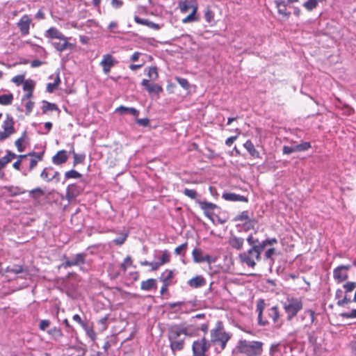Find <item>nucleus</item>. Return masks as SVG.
<instances>
[{
	"mask_svg": "<svg viewBox=\"0 0 356 356\" xmlns=\"http://www.w3.org/2000/svg\"><path fill=\"white\" fill-rule=\"evenodd\" d=\"M51 44L59 52H62L66 49H72L74 47V45L69 42L67 37L64 38V40H59L58 42H52Z\"/></svg>",
	"mask_w": 356,
	"mask_h": 356,
	"instance_id": "4468645a",
	"label": "nucleus"
},
{
	"mask_svg": "<svg viewBox=\"0 0 356 356\" xmlns=\"http://www.w3.org/2000/svg\"><path fill=\"white\" fill-rule=\"evenodd\" d=\"M192 256H193V261L195 263H202V262H203V256L204 255L202 254V250L198 249V248H195L193 250Z\"/></svg>",
	"mask_w": 356,
	"mask_h": 356,
	"instance_id": "473e14b6",
	"label": "nucleus"
},
{
	"mask_svg": "<svg viewBox=\"0 0 356 356\" xmlns=\"http://www.w3.org/2000/svg\"><path fill=\"white\" fill-rule=\"evenodd\" d=\"M34 88V83L31 80H26L24 82L23 89L25 91H33Z\"/></svg>",
	"mask_w": 356,
	"mask_h": 356,
	"instance_id": "603ef678",
	"label": "nucleus"
},
{
	"mask_svg": "<svg viewBox=\"0 0 356 356\" xmlns=\"http://www.w3.org/2000/svg\"><path fill=\"white\" fill-rule=\"evenodd\" d=\"M115 64V61L110 54L104 55L103 59L100 63V65L102 67L103 72L105 74H108L109 73L111 68L114 66Z\"/></svg>",
	"mask_w": 356,
	"mask_h": 356,
	"instance_id": "ddd939ff",
	"label": "nucleus"
},
{
	"mask_svg": "<svg viewBox=\"0 0 356 356\" xmlns=\"http://www.w3.org/2000/svg\"><path fill=\"white\" fill-rule=\"evenodd\" d=\"M268 320H271L275 328H280L283 324V320L281 317L278 307L273 306L266 311ZM267 319V318H266Z\"/></svg>",
	"mask_w": 356,
	"mask_h": 356,
	"instance_id": "0eeeda50",
	"label": "nucleus"
},
{
	"mask_svg": "<svg viewBox=\"0 0 356 356\" xmlns=\"http://www.w3.org/2000/svg\"><path fill=\"white\" fill-rule=\"evenodd\" d=\"M335 298L339 299L337 301V305L339 306H343L345 304L350 302L352 300L350 298H348L347 295H343V291L340 289H337L335 293Z\"/></svg>",
	"mask_w": 356,
	"mask_h": 356,
	"instance_id": "393cba45",
	"label": "nucleus"
},
{
	"mask_svg": "<svg viewBox=\"0 0 356 356\" xmlns=\"http://www.w3.org/2000/svg\"><path fill=\"white\" fill-rule=\"evenodd\" d=\"M34 106V103L31 102V100H27L26 103L25 104L26 107V113L29 115L33 110Z\"/></svg>",
	"mask_w": 356,
	"mask_h": 356,
	"instance_id": "0e129e2a",
	"label": "nucleus"
},
{
	"mask_svg": "<svg viewBox=\"0 0 356 356\" xmlns=\"http://www.w3.org/2000/svg\"><path fill=\"white\" fill-rule=\"evenodd\" d=\"M48 333L51 334L55 339H58L63 337V332L60 329L54 327L49 330H48Z\"/></svg>",
	"mask_w": 356,
	"mask_h": 356,
	"instance_id": "58836bf2",
	"label": "nucleus"
},
{
	"mask_svg": "<svg viewBox=\"0 0 356 356\" xmlns=\"http://www.w3.org/2000/svg\"><path fill=\"white\" fill-rule=\"evenodd\" d=\"M132 265V259L130 256H127L124 261L121 264L120 267L123 270L124 272H125L128 267L131 266Z\"/></svg>",
	"mask_w": 356,
	"mask_h": 356,
	"instance_id": "8fccbe9b",
	"label": "nucleus"
},
{
	"mask_svg": "<svg viewBox=\"0 0 356 356\" xmlns=\"http://www.w3.org/2000/svg\"><path fill=\"white\" fill-rule=\"evenodd\" d=\"M183 193L186 196L190 197L192 200H197V198L200 196L196 191L193 189L185 188Z\"/></svg>",
	"mask_w": 356,
	"mask_h": 356,
	"instance_id": "79ce46f5",
	"label": "nucleus"
},
{
	"mask_svg": "<svg viewBox=\"0 0 356 356\" xmlns=\"http://www.w3.org/2000/svg\"><path fill=\"white\" fill-rule=\"evenodd\" d=\"M154 288H156V281L155 279L150 278L141 282L140 289L143 291H149Z\"/></svg>",
	"mask_w": 356,
	"mask_h": 356,
	"instance_id": "a878e982",
	"label": "nucleus"
},
{
	"mask_svg": "<svg viewBox=\"0 0 356 356\" xmlns=\"http://www.w3.org/2000/svg\"><path fill=\"white\" fill-rule=\"evenodd\" d=\"M282 151L284 154H290L295 152H296V150H295V145L292 146H284Z\"/></svg>",
	"mask_w": 356,
	"mask_h": 356,
	"instance_id": "bf43d9fd",
	"label": "nucleus"
},
{
	"mask_svg": "<svg viewBox=\"0 0 356 356\" xmlns=\"http://www.w3.org/2000/svg\"><path fill=\"white\" fill-rule=\"evenodd\" d=\"M60 83V79L59 76V74H57L55 76L54 83H49L47 85V91L48 92H53L59 86Z\"/></svg>",
	"mask_w": 356,
	"mask_h": 356,
	"instance_id": "7c9ffc66",
	"label": "nucleus"
},
{
	"mask_svg": "<svg viewBox=\"0 0 356 356\" xmlns=\"http://www.w3.org/2000/svg\"><path fill=\"white\" fill-rule=\"evenodd\" d=\"M173 275L172 271L170 270H165L162 274L160 277L161 282L163 283H169L170 280L172 279Z\"/></svg>",
	"mask_w": 356,
	"mask_h": 356,
	"instance_id": "c9c22d12",
	"label": "nucleus"
},
{
	"mask_svg": "<svg viewBox=\"0 0 356 356\" xmlns=\"http://www.w3.org/2000/svg\"><path fill=\"white\" fill-rule=\"evenodd\" d=\"M283 307L286 314V318L290 321L302 309V302L300 298H287Z\"/></svg>",
	"mask_w": 356,
	"mask_h": 356,
	"instance_id": "39448f33",
	"label": "nucleus"
},
{
	"mask_svg": "<svg viewBox=\"0 0 356 356\" xmlns=\"http://www.w3.org/2000/svg\"><path fill=\"white\" fill-rule=\"evenodd\" d=\"M81 176H82L81 174H80L79 172H77L74 170H71L67 171L65 173V177L66 179H79V178H81Z\"/></svg>",
	"mask_w": 356,
	"mask_h": 356,
	"instance_id": "4c0bfd02",
	"label": "nucleus"
},
{
	"mask_svg": "<svg viewBox=\"0 0 356 356\" xmlns=\"http://www.w3.org/2000/svg\"><path fill=\"white\" fill-rule=\"evenodd\" d=\"M12 81L13 83H16L18 86L22 84V83H24V75L15 76H14L12 79Z\"/></svg>",
	"mask_w": 356,
	"mask_h": 356,
	"instance_id": "4d7b16f0",
	"label": "nucleus"
},
{
	"mask_svg": "<svg viewBox=\"0 0 356 356\" xmlns=\"http://www.w3.org/2000/svg\"><path fill=\"white\" fill-rule=\"evenodd\" d=\"M298 0H275V3L277 8L278 13L280 15L289 17L291 15L290 12L286 11V6L288 4L297 2Z\"/></svg>",
	"mask_w": 356,
	"mask_h": 356,
	"instance_id": "9d476101",
	"label": "nucleus"
},
{
	"mask_svg": "<svg viewBox=\"0 0 356 356\" xmlns=\"http://www.w3.org/2000/svg\"><path fill=\"white\" fill-rule=\"evenodd\" d=\"M243 146L252 157L258 158L259 156V152L255 149L254 145L250 140H247Z\"/></svg>",
	"mask_w": 356,
	"mask_h": 356,
	"instance_id": "bb28decb",
	"label": "nucleus"
},
{
	"mask_svg": "<svg viewBox=\"0 0 356 356\" xmlns=\"http://www.w3.org/2000/svg\"><path fill=\"white\" fill-rule=\"evenodd\" d=\"M211 347V342L204 337L195 341L193 343L192 349L193 356H207L206 352Z\"/></svg>",
	"mask_w": 356,
	"mask_h": 356,
	"instance_id": "423d86ee",
	"label": "nucleus"
},
{
	"mask_svg": "<svg viewBox=\"0 0 356 356\" xmlns=\"http://www.w3.org/2000/svg\"><path fill=\"white\" fill-rule=\"evenodd\" d=\"M211 345L218 344L220 347V350H223L227 345V343L231 338V334L224 331L223 325L221 321H218L216 327L210 331Z\"/></svg>",
	"mask_w": 356,
	"mask_h": 356,
	"instance_id": "20e7f679",
	"label": "nucleus"
},
{
	"mask_svg": "<svg viewBox=\"0 0 356 356\" xmlns=\"http://www.w3.org/2000/svg\"><path fill=\"white\" fill-rule=\"evenodd\" d=\"M311 147L310 143L308 142H302L298 145H295V150L296 152H303Z\"/></svg>",
	"mask_w": 356,
	"mask_h": 356,
	"instance_id": "c03bdc74",
	"label": "nucleus"
},
{
	"mask_svg": "<svg viewBox=\"0 0 356 356\" xmlns=\"http://www.w3.org/2000/svg\"><path fill=\"white\" fill-rule=\"evenodd\" d=\"M244 239L236 235L231 234L228 239V244L236 250H241L243 248Z\"/></svg>",
	"mask_w": 356,
	"mask_h": 356,
	"instance_id": "dca6fc26",
	"label": "nucleus"
},
{
	"mask_svg": "<svg viewBox=\"0 0 356 356\" xmlns=\"http://www.w3.org/2000/svg\"><path fill=\"white\" fill-rule=\"evenodd\" d=\"M26 137V131H24L22 136L19 138L15 143V145L17 147L18 152H22L24 150V147L22 145V143L24 141Z\"/></svg>",
	"mask_w": 356,
	"mask_h": 356,
	"instance_id": "f704fd0d",
	"label": "nucleus"
},
{
	"mask_svg": "<svg viewBox=\"0 0 356 356\" xmlns=\"http://www.w3.org/2000/svg\"><path fill=\"white\" fill-rule=\"evenodd\" d=\"M10 162V158L6 155L0 159V166L1 168H4L7 163Z\"/></svg>",
	"mask_w": 356,
	"mask_h": 356,
	"instance_id": "774afa93",
	"label": "nucleus"
},
{
	"mask_svg": "<svg viewBox=\"0 0 356 356\" xmlns=\"http://www.w3.org/2000/svg\"><path fill=\"white\" fill-rule=\"evenodd\" d=\"M256 223H257V221H256L255 219H253V218L248 219V221H245L243 223V229H244V230L247 232V231H249L250 229H254Z\"/></svg>",
	"mask_w": 356,
	"mask_h": 356,
	"instance_id": "37998d69",
	"label": "nucleus"
},
{
	"mask_svg": "<svg viewBox=\"0 0 356 356\" xmlns=\"http://www.w3.org/2000/svg\"><path fill=\"white\" fill-rule=\"evenodd\" d=\"M83 327L85 329L87 335L92 339V341H95L96 339V333L93 329L88 327L86 325L85 327Z\"/></svg>",
	"mask_w": 356,
	"mask_h": 356,
	"instance_id": "6e6d98bb",
	"label": "nucleus"
},
{
	"mask_svg": "<svg viewBox=\"0 0 356 356\" xmlns=\"http://www.w3.org/2000/svg\"><path fill=\"white\" fill-rule=\"evenodd\" d=\"M30 197L35 201H39L40 198L44 195V191L40 188H35L29 192Z\"/></svg>",
	"mask_w": 356,
	"mask_h": 356,
	"instance_id": "c756f323",
	"label": "nucleus"
},
{
	"mask_svg": "<svg viewBox=\"0 0 356 356\" xmlns=\"http://www.w3.org/2000/svg\"><path fill=\"white\" fill-rule=\"evenodd\" d=\"M29 155L35 157L30 161L29 168L32 170L37 165L38 161L42 159L43 153L31 152Z\"/></svg>",
	"mask_w": 356,
	"mask_h": 356,
	"instance_id": "cd10ccee",
	"label": "nucleus"
},
{
	"mask_svg": "<svg viewBox=\"0 0 356 356\" xmlns=\"http://www.w3.org/2000/svg\"><path fill=\"white\" fill-rule=\"evenodd\" d=\"M248 219H250L249 218V212L248 211H244L241 212L240 214L237 215L234 218V221H243L246 220L248 221Z\"/></svg>",
	"mask_w": 356,
	"mask_h": 356,
	"instance_id": "de8ad7c7",
	"label": "nucleus"
},
{
	"mask_svg": "<svg viewBox=\"0 0 356 356\" xmlns=\"http://www.w3.org/2000/svg\"><path fill=\"white\" fill-rule=\"evenodd\" d=\"M187 284L193 289L200 288L204 286L207 284V281L204 277L202 275H197L191 279H190Z\"/></svg>",
	"mask_w": 356,
	"mask_h": 356,
	"instance_id": "f3484780",
	"label": "nucleus"
},
{
	"mask_svg": "<svg viewBox=\"0 0 356 356\" xmlns=\"http://www.w3.org/2000/svg\"><path fill=\"white\" fill-rule=\"evenodd\" d=\"M43 106L42 107V112L46 113L49 111H55L58 110V107L55 104L48 102L47 101H43Z\"/></svg>",
	"mask_w": 356,
	"mask_h": 356,
	"instance_id": "72a5a7b5",
	"label": "nucleus"
},
{
	"mask_svg": "<svg viewBox=\"0 0 356 356\" xmlns=\"http://www.w3.org/2000/svg\"><path fill=\"white\" fill-rule=\"evenodd\" d=\"M339 316L343 318H356V309H352L350 312L341 313Z\"/></svg>",
	"mask_w": 356,
	"mask_h": 356,
	"instance_id": "3c124183",
	"label": "nucleus"
},
{
	"mask_svg": "<svg viewBox=\"0 0 356 356\" xmlns=\"http://www.w3.org/2000/svg\"><path fill=\"white\" fill-rule=\"evenodd\" d=\"M141 85L145 87L146 90L148 92L149 94H159L161 92L163 91V88L161 86L149 83V81L147 79H143L141 82Z\"/></svg>",
	"mask_w": 356,
	"mask_h": 356,
	"instance_id": "2eb2a0df",
	"label": "nucleus"
},
{
	"mask_svg": "<svg viewBox=\"0 0 356 356\" xmlns=\"http://www.w3.org/2000/svg\"><path fill=\"white\" fill-rule=\"evenodd\" d=\"M188 329L184 325H173L168 327V338L170 341V348L173 353L184 349Z\"/></svg>",
	"mask_w": 356,
	"mask_h": 356,
	"instance_id": "f03ea898",
	"label": "nucleus"
},
{
	"mask_svg": "<svg viewBox=\"0 0 356 356\" xmlns=\"http://www.w3.org/2000/svg\"><path fill=\"white\" fill-rule=\"evenodd\" d=\"M204 18L207 22H211L213 18V12L211 10L207 9L204 13Z\"/></svg>",
	"mask_w": 356,
	"mask_h": 356,
	"instance_id": "e2e57ef3",
	"label": "nucleus"
},
{
	"mask_svg": "<svg viewBox=\"0 0 356 356\" xmlns=\"http://www.w3.org/2000/svg\"><path fill=\"white\" fill-rule=\"evenodd\" d=\"M74 157V165L81 163L85 159V154H78L74 150L72 151Z\"/></svg>",
	"mask_w": 356,
	"mask_h": 356,
	"instance_id": "49530a36",
	"label": "nucleus"
},
{
	"mask_svg": "<svg viewBox=\"0 0 356 356\" xmlns=\"http://www.w3.org/2000/svg\"><path fill=\"white\" fill-rule=\"evenodd\" d=\"M6 272L13 273L14 274H18L24 272V268L23 266L19 265L8 266L6 268Z\"/></svg>",
	"mask_w": 356,
	"mask_h": 356,
	"instance_id": "a19ab883",
	"label": "nucleus"
},
{
	"mask_svg": "<svg viewBox=\"0 0 356 356\" xmlns=\"http://www.w3.org/2000/svg\"><path fill=\"white\" fill-rule=\"evenodd\" d=\"M170 261V254L167 251H164L162 256L160 258V261L159 262L161 266L168 263Z\"/></svg>",
	"mask_w": 356,
	"mask_h": 356,
	"instance_id": "5fc2aeb1",
	"label": "nucleus"
},
{
	"mask_svg": "<svg viewBox=\"0 0 356 356\" xmlns=\"http://www.w3.org/2000/svg\"><path fill=\"white\" fill-rule=\"evenodd\" d=\"M40 177L48 182L53 179H55L57 182L60 181V173L58 171L54 170L52 168H44L42 171Z\"/></svg>",
	"mask_w": 356,
	"mask_h": 356,
	"instance_id": "1a4fd4ad",
	"label": "nucleus"
},
{
	"mask_svg": "<svg viewBox=\"0 0 356 356\" xmlns=\"http://www.w3.org/2000/svg\"><path fill=\"white\" fill-rule=\"evenodd\" d=\"M343 287L345 290V294L347 295L348 293L353 291L356 288V282H348L343 285Z\"/></svg>",
	"mask_w": 356,
	"mask_h": 356,
	"instance_id": "a18cd8bd",
	"label": "nucleus"
},
{
	"mask_svg": "<svg viewBox=\"0 0 356 356\" xmlns=\"http://www.w3.org/2000/svg\"><path fill=\"white\" fill-rule=\"evenodd\" d=\"M13 100V94L0 95V104L7 106L10 105Z\"/></svg>",
	"mask_w": 356,
	"mask_h": 356,
	"instance_id": "2f4dec72",
	"label": "nucleus"
},
{
	"mask_svg": "<svg viewBox=\"0 0 356 356\" xmlns=\"http://www.w3.org/2000/svg\"><path fill=\"white\" fill-rule=\"evenodd\" d=\"M222 197L227 201L231 202H247L248 201L246 197L233 193H224L222 195Z\"/></svg>",
	"mask_w": 356,
	"mask_h": 356,
	"instance_id": "6ab92c4d",
	"label": "nucleus"
},
{
	"mask_svg": "<svg viewBox=\"0 0 356 356\" xmlns=\"http://www.w3.org/2000/svg\"><path fill=\"white\" fill-rule=\"evenodd\" d=\"M50 325V321L49 320H42L40 322L39 327L42 330H45Z\"/></svg>",
	"mask_w": 356,
	"mask_h": 356,
	"instance_id": "338daca9",
	"label": "nucleus"
},
{
	"mask_svg": "<svg viewBox=\"0 0 356 356\" xmlns=\"http://www.w3.org/2000/svg\"><path fill=\"white\" fill-rule=\"evenodd\" d=\"M190 8H191V6H189L186 1H181L179 3V8L181 13H186Z\"/></svg>",
	"mask_w": 356,
	"mask_h": 356,
	"instance_id": "13d9d810",
	"label": "nucleus"
},
{
	"mask_svg": "<svg viewBox=\"0 0 356 356\" xmlns=\"http://www.w3.org/2000/svg\"><path fill=\"white\" fill-rule=\"evenodd\" d=\"M250 248L238 254V259L242 264H245L248 267L254 268L256 261L261 260V254L264 249L268 246L266 239L259 241L252 234L246 238Z\"/></svg>",
	"mask_w": 356,
	"mask_h": 356,
	"instance_id": "f257e3e1",
	"label": "nucleus"
},
{
	"mask_svg": "<svg viewBox=\"0 0 356 356\" xmlns=\"http://www.w3.org/2000/svg\"><path fill=\"white\" fill-rule=\"evenodd\" d=\"M68 159V156L65 150H60L52 157V162L55 165H60L65 163Z\"/></svg>",
	"mask_w": 356,
	"mask_h": 356,
	"instance_id": "412c9836",
	"label": "nucleus"
},
{
	"mask_svg": "<svg viewBox=\"0 0 356 356\" xmlns=\"http://www.w3.org/2000/svg\"><path fill=\"white\" fill-rule=\"evenodd\" d=\"M127 236V235H122L120 237H118L113 240V243L118 245H121L124 243Z\"/></svg>",
	"mask_w": 356,
	"mask_h": 356,
	"instance_id": "680f3d73",
	"label": "nucleus"
},
{
	"mask_svg": "<svg viewBox=\"0 0 356 356\" xmlns=\"http://www.w3.org/2000/svg\"><path fill=\"white\" fill-rule=\"evenodd\" d=\"M304 318H308L309 323L312 324L315 321V312L312 309L306 310L304 312Z\"/></svg>",
	"mask_w": 356,
	"mask_h": 356,
	"instance_id": "09e8293b",
	"label": "nucleus"
},
{
	"mask_svg": "<svg viewBox=\"0 0 356 356\" xmlns=\"http://www.w3.org/2000/svg\"><path fill=\"white\" fill-rule=\"evenodd\" d=\"M176 80L178 82V83L184 89H188L189 88V83L188 81H187V79H184V78H181V77H177L176 78Z\"/></svg>",
	"mask_w": 356,
	"mask_h": 356,
	"instance_id": "864d4df0",
	"label": "nucleus"
},
{
	"mask_svg": "<svg viewBox=\"0 0 356 356\" xmlns=\"http://www.w3.org/2000/svg\"><path fill=\"white\" fill-rule=\"evenodd\" d=\"M196 202L200 205V209L204 211L205 216L209 218H211L209 211H212L217 208V205L212 202L200 200H196Z\"/></svg>",
	"mask_w": 356,
	"mask_h": 356,
	"instance_id": "aec40b11",
	"label": "nucleus"
},
{
	"mask_svg": "<svg viewBox=\"0 0 356 356\" xmlns=\"http://www.w3.org/2000/svg\"><path fill=\"white\" fill-rule=\"evenodd\" d=\"M261 341L240 340L236 346L238 352L245 356H260L263 352Z\"/></svg>",
	"mask_w": 356,
	"mask_h": 356,
	"instance_id": "7ed1b4c3",
	"label": "nucleus"
},
{
	"mask_svg": "<svg viewBox=\"0 0 356 356\" xmlns=\"http://www.w3.org/2000/svg\"><path fill=\"white\" fill-rule=\"evenodd\" d=\"M350 266H341L335 268V278L338 279L340 282L344 281L348 278V270Z\"/></svg>",
	"mask_w": 356,
	"mask_h": 356,
	"instance_id": "a211bd4d",
	"label": "nucleus"
},
{
	"mask_svg": "<svg viewBox=\"0 0 356 356\" xmlns=\"http://www.w3.org/2000/svg\"><path fill=\"white\" fill-rule=\"evenodd\" d=\"M148 76L149 80L151 81H156L158 77V70L156 67H151L148 70Z\"/></svg>",
	"mask_w": 356,
	"mask_h": 356,
	"instance_id": "ea45409f",
	"label": "nucleus"
},
{
	"mask_svg": "<svg viewBox=\"0 0 356 356\" xmlns=\"http://www.w3.org/2000/svg\"><path fill=\"white\" fill-rule=\"evenodd\" d=\"M86 254L84 253H79L76 254L74 257L72 259H67L65 262H63L60 266L65 268L71 267L72 266H76L80 264H83L85 262Z\"/></svg>",
	"mask_w": 356,
	"mask_h": 356,
	"instance_id": "9b49d317",
	"label": "nucleus"
},
{
	"mask_svg": "<svg viewBox=\"0 0 356 356\" xmlns=\"http://www.w3.org/2000/svg\"><path fill=\"white\" fill-rule=\"evenodd\" d=\"M13 118L10 115H7L6 119L4 120L2 127L4 131L13 134L15 132Z\"/></svg>",
	"mask_w": 356,
	"mask_h": 356,
	"instance_id": "b1692460",
	"label": "nucleus"
},
{
	"mask_svg": "<svg viewBox=\"0 0 356 356\" xmlns=\"http://www.w3.org/2000/svg\"><path fill=\"white\" fill-rule=\"evenodd\" d=\"M196 11H197V7H194L192 13L190 15H188V16H186L185 18H184L182 19V22L184 24H186V23L197 21V18L195 16Z\"/></svg>",
	"mask_w": 356,
	"mask_h": 356,
	"instance_id": "e433bc0d",
	"label": "nucleus"
},
{
	"mask_svg": "<svg viewBox=\"0 0 356 356\" xmlns=\"http://www.w3.org/2000/svg\"><path fill=\"white\" fill-rule=\"evenodd\" d=\"M45 37L51 39L64 40L65 36L55 27H51L45 33Z\"/></svg>",
	"mask_w": 356,
	"mask_h": 356,
	"instance_id": "5701e85b",
	"label": "nucleus"
},
{
	"mask_svg": "<svg viewBox=\"0 0 356 356\" xmlns=\"http://www.w3.org/2000/svg\"><path fill=\"white\" fill-rule=\"evenodd\" d=\"M5 189L10 194V196L14 197L26 192L25 190L18 186H6Z\"/></svg>",
	"mask_w": 356,
	"mask_h": 356,
	"instance_id": "c85d7f7f",
	"label": "nucleus"
},
{
	"mask_svg": "<svg viewBox=\"0 0 356 356\" xmlns=\"http://www.w3.org/2000/svg\"><path fill=\"white\" fill-rule=\"evenodd\" d=\"M31 22V17L28 15H24L17 23V26L19 29L22 35L26 36L29 34Z\"/></svg>",
	"mask_w": 356,
	"mask_h": 356,
	"instance_id": "6e6552de",
	"label": "nucleus"
},
{
	"mask_svg": "<svg viewBox=\"0 0 356 356\" xmlns=\"http://www.w3.org/2000/svg\"><path fill=\"white\" fill-rule=\"evenodd\" d=\"M134 21L138 24H141V25H145V26H147L148 25V22H149V20L147 19H143V18H140L138 16H135L134 17Z\"/></svg>",
	"mask_w": 356,
	"mask_h": 356,
	"instance_id": "69168bd1",
	"label": "nucleus"
},
{
	"mask_svg": "<svg viewBox=\"0 0 356 356\" xmlns=\"http://www.w3.org/2000/svg\"><path fill=\"white\" fill-rule=\"evenodd\" d=\"M81 188L76 184H70L67 187L65 197L70 202L81 193Z\"/></svg>",
	"mask_w": 356,
	"mask_h": 356,
	"instance_id": "f8f14e48",
	"label": "nucleus"
},
{
	"mask_svg": "<svg viewBox=\"0 0 356 356\" xmlns=\"http://www.w3.org/2000/svg\"><path fill=\"white\" fill-rule=\"evenodd\" d=\"M264 307V302L263 300H259L257 305V312H258V323L260 325H266L268 324V320L263 318V310Z\"/></svg>",
	"mask_w": 356,
	"mask_h": 356,
	"instance_id": "4be33fe9",
	"label": "nucleus"
},
{
	"mask_svg": "<svg viewBox=\"0 0 356 356\" xmlns=\"http://www.w3.org/2000/svg\"><path fill=\"white\" fill-rule=\"evenodd\" d=\"M187 243H183L181 245L177 247L175 250V252L177 255H181L182 252L186 249Z\"/></svg>",
	"mask_w": 356,
	"mask_h": 356,
	"instance_id": "052dcab7",
	"label": "nucleus"
}]
</instances>
